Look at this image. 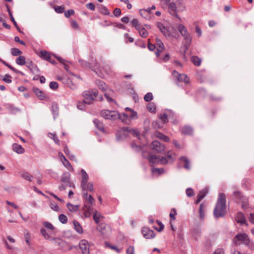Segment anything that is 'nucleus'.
Here are the masks:
<instances>
[{"label":"nucleus","instance_id":"nucleus-11","mask_svg":"<svg viewBox=\"0 0 254 254\" xmlns=\"http://www.w3.org/2000/svg\"><path fill=\"white\" fill-rule=\"evenodd\" d=\"M151 148L157 152H161L164 151L165 147L159 141L155 140L152 142Z\"/></svg>","mask_w":254,"mask_h":254},{"label":"nucleus","instance_id":"nucleus-19","mask_svg":"<svg viewBox=\"0 0 254 254\" xmlns=\"http://www.w3.org/2000/svg\"><path fill=\"white\" fill-rule=\"evenodd\" d=\"M156 44L157 46V51L156 52V55L157 57H158L159 55V53L164 50V46L163 42L158 38L156 39Z\"/></svg>","mask_w":254,"mask_h":254},{"label":"nucleus","instance_id":"nucleus-59","mask_svg":"<svg viewBox=\"0 0 254 254\" xmlns=\"http://www.w3.org/2000/svg\"><path fill=\"white\" fill-rule=\"evenodd\" d=\"M52 110L54 114V118L55 119L56 116L58 115V107L57 104H53Z\"/></svg>","mask_w":254,"mask_h":254},{"label":"nucleus","instance_id":"nucleus-28","mask_svg":"<svg viewBox=\"0 0 254 254\" xmlns=\"http://www.w3.org/2000/svg\"><path fill=\"white\" fill-rule=\"evenodd\" d=\"M70 175L68 173H64L61 177V181L66 185L69 183Z\"/></svg>","mask_w":254,"mask_h":254},{"label":"nucleus","instance_id":"nucleus-41","mask_svg":"<svg viewBox=\"0 0 254 254\" xmlns=\"http://www.w3.org/2000/svg\"><path fill=\"white\" fill-rule=\"evenodd\" d=\"M93 184L91 182H89L85 185V189L82 188L83 192H87V190L92 191L93 190Z\"/></svg>","mask_w":254,"mask_h":254},{"label":"nucleus","instance_id":"nucleus-46","mask_svg":"<svg viewBox=\"0 0 254 254\" xmlns=\"http://www.w3.org/2000/svg\"><path fill=\"white\" fill-rule=\"evenodd\" d=\"M16 63L19 65H24L25 63V58L23 56H19L16 60Z\"/></svg>","mask_w":254,"mask_h":254},{"label":"nucleus","instance_id":"nucleus-54","mask_svg":"<svg viewBox=\"0 0 254 254\" xmlns=\"http://www.w3.org/2000/svg\"><path fill=\"white\" fill-rule=\"evenodd\" d=\"M144 99L146 102H149L153 99V95L151 92H148L145 95Z\"/></svg>","mask_w":254,"mask_h":254},{"label":"nucleus","instance_id":"nucleus-61","mask_svg":"<svg viewBox=\"0 0 254 254\" xmlns=\"http://www.w3.org/2000/svg\"><path fill=\"white\" fill-rule=\"evenodd\" d=\"M177 215L176 210L175 208H172L171 210L170 213V217H171V219L173 220H174L176 219L175 216Z\"/></svg>","mask_w":254,"mask_h":254},{"label":"nucleus","instance_id":"nucleus-36","mask_svg":"<svg viewBox=\"0 0 254 254\" xmlns=\"http://www.w3.org/2000/svg\"><path fill=\"white\" fill-rule=\"evenodd\" d=\"M73 223L74 227V229H75L76 232L79 234L82 233L83 230L80 224L76 221H74Z\"/></svg>","mask_w":254,"mask_h":254},{"label":"nucleus","instance_id":"nucleus-27","mask_svg":"<svg viewBox=\"0 0 254 254\" xmlns=\"http://www.w3.org/2000/svg\"><path fill=\"white\" fill-rule=\"evenodd\" d=\"M39 56L46 61L50 60L51 58V54L45 51H41L40 53Z\"/></svg>","mask_w":254,"mask_h":254},{"label":"nucleus","instance_id":"nucleus-60","mask_svg":"<svg viewBox=\"0 0 254 254\" xmlns=\"http://www.w3.org/2000/svg\"><path fill=\"white\" fill-rule=\"evenodd\" d=\"M50 207L53 210L56 212H59L60 210L59 206L56 203L51 202Z\"/></svg>","mask_w":254,"mask_h":254},{"label":"nucleus","instance_id":"nucleus-47","mask_svg":"<svg viewBox=\"0 0 254 254\" xmlns=\"http://www.w3.org/2000/svg\"><path fill=\"white\" fill-rule=\"evenodd\" d=\"M147 109L151 113H154L156 111V106L153 103H149L147 106Z\"/></svg>","mask_w":254,"mask_h":254},{"label":"nucleus","instance_id":"nucleus-29","mask_svg":"<svg viewBox=\"0 0 254 254\" xmlns=\"http://www.w3.org/2000/svg\"><path fill=\"white\" fill-rule=\"evenodd\" d=\"M96 84L102 91L106 92L107 90V87L104 81L102 80H97Z\"/></svg>","mask_w":254,"mask_h":254},{"label":"nucleus","instance_id":"nucleus-26","mask_svg":"<svg viewBox=\"0 0 254 254\" xmlns=\"http://www.w3.org/2000/svg\"><path fill=\"white\" fill-rule=\"evenodd\" d=\"M199 217L201 220H203L205 217V204L203 203L199 205Z\"/></svg>","mask_w":254,"mask_h":254},{"label":"nucleus","instance_id":"nucleus-14","mask_svg":"<svg viewBox=\"0 0 254 254\" xmlns=\"http://www.w3.org/2000/svg\"><path fill=\"white\" fill-rule=\"evenodd\" d=\"M235 219L237 223H240L241 225H246L248 226L247 220L243 213L240 212H238Z\"/></svg>","mask_w":254,"mask_h":254},{"label":"nucleus","instance_id":"nucleus-17","mask_svg":"<svg viewBox=\"0 0 254 254\" xmlns=\"http://www.w3.org/2000/svg\"><path fill=\"white\" fill-rule=\"evenodd\" d=\"M50 241L53 243L55 245L58 246L63 248L66 245L65 241L59 238H51Z\"/></svg>","mask_w":254,"mask_h":254},{"label":"nucleus","instance_id":"nucleus-23","mask_svg":"<svg viewBox=\"0 0 254 254\" xmlns=\"http://www.w3.org/2000/svg\"><path fill=\"white\" fill-rule=\"evenodd\" d=\"M83 199L89 204H92L94 199L91 194L88 195L87 192H83Z\"/></svg>","mask_w":254,"mask_h":254},{"label":"nucleus","instance_id":"nucleus-20","mask_svg":"<svg viewBox=\"0 0 254 254\" xmlns=\"http://www.w3.org/2000/svg\"><path fill=\"white\" fill-rule=\"evenodd\" d=\"M33 91L35 95L41 100H43L46 97V94L37 88H33Z\"/></svg>","mask_w":254,"mask_h":254},{"label":"nucleus","instance_id":"nucleus-57","mask_svg":"<svg viewBox=\"0 0 254 254\" xmlns=\"http://www.w3.org/2000/svg\"><path fill=\"white\" fill-rule=\"evenodd\" d=\"M152 172L153 173H157L161 175L164 172V170L163 168H153Z\"/></svg>","mask_w":254,"mask_h":254},{"label":"nucleus","instance_id":"nucleus-4","mask_svg":"<svg viewBox=\"0 0 254 254\" xmlns=\"http://www.w3.org/2000/svg\"><path fill=\"white\" fill-rule=\"evenodd\" d=\"M100 114L103 118L107 120H115L117 119H122V116L115 111L103 110L101 111Z\"/></svg>","mask_w":254,"mask_h":254},{"label":"nucleus","instance_id":"nucleus-40","mask_svg":"<svg viewBox=\"0 0 254 254\" xmlns=\"http://www.w3.org/2000/svg\"><path fill=\"white\" fill-rule=\"evenodd\" d=\"M244 245L247 246L251 250H254V242L250 239L249 237L247 239Z\"/></svg>","mask_w":254,"mask_h":254},{"label":"nucleus","instance_id":"nucleus-64","mask_svg":"<svg viewBox=\"0 0 254 254\" xmlns=\"http://www.w3.org/2000/svg\"><path fill=\"white\" fill-rule=\"evenodd\" d=\"M59 85L57 82L52 81L50 83V87L52 89H57Z\"/></svg>","mask_w":254,"mask_h":254},{"label":"nucleus","instance_id":"nucleus-15","mask_svg":"<svg viewBox=\"0 0 254 254\" xmlns=\"http://www.w3.org/2000/svg\"><path fill=\"white\" fill-rule=\"evenodd\" d=\"M81 187L82 188H84L85 187V185L88 184L89 182H88V175L86 172V171L82 169L81 170Z\"/></svg>","mask_w":254,"mask_h":254},{"label":"nucleus","instance_id":"nucleus-32","mask_svg":"<svg viewBox=\"0 0 254 254\" xmlns=\"http://www.w3.org/2000/svg\"><path fill=\"white\" fill-rule=\"evenodd\" d=\"M192 131V128L189 126H184L182 128V132L185 134H191Z\"/></svg>","mask_w":254,"mask_h":254},{"label":"nucleus","instance_id":"nucleus-42","mask_svg":"<svg viewBox=\"0 0 254 254\" xmlns=\"http://www.w3.org/2000/svg\"><path fill=\"white\" fill-rule=\"evenodd\" d=\"M165 157L169 161V162H173L175 158V154L171 151H168Z\"/></svg>","mask_w":254,"mask_h":254},{"label":"nucleus","instance_id":"nucleus-51","mask_svg":"<svg viewBox=\"0 0 254 254\" xmlns=\"http://www.w3.org/2000/svg\"><path fill=\"white\" fill-rule=\"evenodd\" d=\"M1 62L3 64L6 65L7 67H8L9 69H11L12 71L15 72V73H21V72L16 69L14 67H13L12 66H11L10 64L6 63L5 61L1 60Z\"/></svg>","mask_w":254,"mask_h":254},{"label":"nucleus","instance_id":"nucleus-18","mask_svg":"<svg viewBox=\"0 0 254 254\" xmlns=\"http://www.w3.org/2000/svg\"><path fill=\"white\" fill-rule=\"evenodd\" d=\"M93 208L89 205L84 204L83 208V215L85 217H89L93 212Z\"/></svg>","mask_w":254,"mask_h":254},{"label":"nucleus","instance_id":"nucleus-16","mask_svg":"<svg viewBox=\"0 0 254 254\" xmlns=\"http://www.w3.org/2000/svg\"><path fill=\"white\" fill-rule=\"evenodd\" d=\"M81 187L82 188H84L85 187V185L88 184L89 182H88V175L86 172V171L82 169L81 170Z\"/></svg>","mask_w":254,"mask_h":254},{"label":"nucleus","instance_id":"nucleus-2","mask_svg":"<svg viewBox=\"0 0 254 254\" xmlns=\"http://www.w3.org/2000/svg\"><path fill=\"white\" fill-rule=\"evenodd\" d=\"M226 197L224 193H220L213 212L215 217H223L226 214Z\"/></svg>","mask_w":254,"mask_h":254},{"label":"nucleus","instance_id":"nucleus-48","mask_svg":"<svg viewBox=\"0 0 254 254\" xmlns=\"http://www.w3.org/2000/svg\"><path fill=\"white\" fill-rule=\"evenodd\" d=\"M207 192V189H204L200 191L199 193L198 194V197H199L200 199H202L205 196Z\"/></svg>","mask_w":254,"mask_h":254},{"label":"nucleus","instance_id":"nucleus-10","mask_svg":"<svg viewBox=\"0 0 254 254\" xmlns=\"http://www.w3.org/2000/svg\"><path fill=\"white\" fill-rule=\"evenodd\" d=\"M79 62L82 66L86 68H90L92 70L95 71L96 72H97L96 70H100V67L98 64L96 63L94 65H93L90 63H88L86 61H85L83 60H79Z\"/></svg>","mask_w":254,"mask_h":254},{"label":"nucleus","instance_id":"nucleus-5","mask_svg":"<svg viewBox=\"0 0 254 254\" xmlns=\"http://www.w3.org/2000/svg\"><path fill=\"white\" fill-rule=\"evenodd\" d=\"M97 95L98 92L96 90L85 91L82 93V96L84 98L83 102L86 104H90L94 100L93 97H96Z\"/></svg>","mask_w":254,"mask_h":254},{"label":"nucleus","instance_id":"nucleus-50","mask_svg":"<svg viewBox=\"0 0 254 254\" xmlns=\"http://www.w3.org/2000/svg\"><path fill=\"white\" fill-rule=\"evenodd\" d=\"M41 233L46 240H50L51 238L50 235L47 232L44 228H42L40 230Z\"/></svg>","mask_w":254,"mask_h":254},{"label":"nucleus","instance_id":"nucleus-30","mask_svg":"<svg viewBox=\"0 0 254 254\" xmlns=\"http://www.w3.org/2000/svg\"><path fill=\"white\" fill-rule=\"evenodd\" d=\"M155 136L157 137V138H160V139L165 141V142H169L170 141V139L166 135L162 134V133L160 132H156L155 133Z\"/></svg>","mask_w":254,"mask_h":254},{"label":"nucleus","instance_id":"nucleus-6","mask_svg":"<svg viewBox=\"0 0 254 254\" xmlns=\"http://www.w3.org/2000/svg\"><path fill=\"white\" fill-rule=\"evenodd\" d=\"M156 26L161 32V33L167 38L172 37L175 38H177L179 36L178 34L176 33L174 34L171 33V31L168 29L164 25L160 22L156 23Z\"/></svg>","mask_w":254,"mask_h":254},{"label":"nucleus","instance_id":"nucleus-49","mask_svg":"<svg viewBox=\"0 0 254 254\" xmlns=\"http://www.w3.org/2000/svg\"><path fill=\"white\" fill-rule=\"evenodd\" d=\"M158 163L159 164L165 165L169 163V161L167 160V158L165 157H160L158 156Z\"/></svg>","mask_w":254,"mask_h":254},{"label":"nucleus","instance_id":"nucleus-8","mask_svg":"<svg viewBox=\"0 0 254 254\" xmlns=\"http://www.w3.org/2000/svg\"><path fill=\"white\" fill-rule=\"evenodd\" d=\"M79 247L82 254H89V244L86 240H81L79 243Z\"/></svg>","mask_w":254,"mask_h":254},{"label":"nucleus","instance_id":"nucleus-13","mask_svg":"<svg viewBox=\"0 0 254 254\" xmlns=\"http://www.w3.org/2000/svg\"><path fill=\"white\" fill-rule=\"evenodd\" d=\"M141 232L146 239L153 238L155 236L154 231L147 227L143 228Z\"/></svg>","mask_w":254,"mask_h":254},{"label":"nucleus","instance_id":"nucleus-63","mask_svg":"<svg viewBox=\"0 0 254 254\" xmlns=\"http://www.w3.org/2000/svg\"><path fill=\"white\" fill-rule=\"evenodd\" d=\"M54 9L57 13H62L64 12V7L61 6H56Z\"/></svg>","mask_w":254,"mask_h":254},{"label":"nucleus","instance_id":"nucleus-62","mask_svg":"<svg viewBox=\"0 0 254 254\" xmlns=\"http://www.w3.org/2000/svg\"><path fill=\"white\" fill-rule=\"evenodd\" d=\"M43 225L44 227L50 230H53L54 229V226L53 225L49 222H44L43 223Z\"/></svg>","mask_w":254,"mask_h":254},{"label":"nucleus","instance_id":"nucleus-24","mask_svg":"<svg viewBox=\"0 0 254 254\" xmlns=\"http://www.w3.org/2000/svg\"><path fill=\"white\" fill-rule=\"evenodd\" d=\"M108 229L109 227H108L106 225L103 224L99 225L97 228V230H98V231L103 235H105L107 234V229Z\"/></svg>","mask_w":254,"mask_h":254},{"label":"nucleus","instance_id":"nucleus-56","mask_svg":"<svg viewBox=\"0 0 254 254\" xmlns=\"http://www.w3.org/2000/svg\"><path fill=\"white\" fill-rule=\"evenodd\" d=\"M131 23L132 25L135 27L136 30L138 29V28L142 25L138 23V21L136 19H132Z\"/></svg>","mask_w":254,"mask_h":254},{"label":"nucleus","instance_id":"nucleus-35","mask_svg":"<svg viewBox=\"0 0 254 254\" xmlns=\"http://www.w3.org/2000/svg\"><path fill=\"white\" fill-rule=\"evenodd\" d=\"M99 8L100 13L106 15H110V12L106 6L101 5Z\"/></svg>","mask_w":254,"mask_h":254},{"label":"nucleus","instance_id":"nucleus-39","mask_svg":"<svg viewBox=\"0 0 254 254\" xmlns=\"http://www.w3.org/2000/svg\"><path fill=\"white\" fill-rule=\"evenodd\" d=\"M66 206L69 209V210L71 212H75L78 210L79 208V205H73L70 203H67Z\"/></svg>","mask_w":254,"mask_h":254},{"label":"nucleus","instance_id":"nucleus-37","mask_svg":"<svg viewBox=\"0 0 254 254\" xmlns=\"http://www.w3.org/2000/svg\"><path fill=\"white\" fill-rule=\"evenodd\" d=\"M21 177L25 180L31 182L32 181L33 176L28 172H23L21 175Z\"/></svg>","mask_w":254,"mask_h":254},{"label":"nucleus","instance_id":"nucleus-38","mask_svg":"<svg viewBox=\"0 0 254 254\" xmlns=\"http://www.w3.org/2000/svg\"><path fill=\"white\" fill-rule=\"evenodd\" d=\"M64 166L69 171H73V168H72L71 164L66 159H64V160H63L62 162Z\"/></svg>","mask_w":254,"mask_h":254},{"label":"nucleus","instance_id":"nucleus-25","mask_svg":"<svg viewBox=\"0 0 254 254\" xmlns=\"http://www.w3.org/2000/svg\"><path fill=\"white\" fill-rule=\"evenodd\" d=\"M147 159L149 163L152 164H156L158 163V156H157L156 155L149 154Z\"/></svg>","mask_w":254,"mask_h":254},{"label":"nucleus","instance_id":"nucleus-7","mask_svg":"<svg viewBox=\"0 0 254 254\" xmlns=\"http://www.w3.org/2000/svg\"><path fill=\"white\" fill-rule=\"evenodd\" d=\"M249 236L246 233H241L238 234L233 238V243L236 245H239L241 244H244V243L247 241Z\"/></svg>","mask_w":254,"mask_h":254},{"label":"nucleus","instance_id":"nucleus-22","mask_svg":"<svg viewBox=\"0 0 254 254\" xmlns=\"http://www.w3.org/2000/svg\"><path fill=\"white\" fill-rule=\"evenodd\" d=\"M12 148L14 152L18 154H22L25 152V149L21 145L17 143H14L12 145Z\"/></svg>","mask_w":254,"mask_h":254},{"label":"nucleus","instance_id":"nucleus-53","mask_svg":"<svg viewBox=\"0 0 254 254\" xmlns=\"http://www.w3.org/2000/svg\"><path fill=\"white\" fill-rule=\"evenodd\" d=\"M59 221L63 224L66 223L67 221V218L66 216L64 214H60L59 216Z\"/></svg>","mask_w":254,"mask_h":254},{"label":"nucleus","instance_id":"nucleus-33","mask_svg":"<svg viewBox=\"0 0 254 254\" xmlns=\"http://www.w3.org/2000/svg\"><path fill=\"white\" fill-rule=\"evenodd\" d=\"M180 160L185 162L184 167L187 170H189L190 168V162L189 160L185 156L180 157Z\"/></svg>","mask_w":254,"mask_h":254},{"label":"nucleus","instance_id":"nucleus-3","mask_svg":"<svg viewBox=\"0 0 254 254\" xmlns=\"http://www.w3.org/2000/svg\"><path fill=\"white\" fill-rule=\"evenodd\" d=\"M177 29L180 32L181 35L184 37L185 40L184 47L185 52L188 49L191 43L192 38L190 33L188 32L185 26L182 24H179L177 26Z\"/></svg>","mask_w":254,"mask_h":254},{"label":"nucleus","instance_id":"nucleus-9","mask_svg":"<svg viewBox=\"0 0 254 254\" xmlns=\"http://www.w3.org/2000/svg\"><path fill=\"white\" fill-rule=\"evenodd\" d=\"M165 4L168 5V9L169 13L174 16H176L180 19L177 14L178 9L176 3L170 1L169 3Z\"/></svg>","mask_w":254,"mask_h":254},{"label":"nucleus","instance_id":"nucleus-43","mask_svg":"<svg viewBox=\"0 0 254 254\" xmlns=\"http://www.w3.org/2000/svg\"><path fill=\"white\" fill-rule=\"evenodd\" d=\"M54 56L55 58H56L59 62H60L61 63H62L64 64V69L67 71H68V66L66 64L67 61H66L64 59H63L62 58H61L60 57H57L55 55H54Z\"/></svg>","mask_w":254,"mask_h":254},{"label":"nucleus","instance_id":"nucleus-55","mask_svg":"<svg viewBox=\"0 0 254 254\" xmlns=\"http://www.w3.org/2000/svg\"><path fill=\"white\" fill-rule=\"evenodd\" d=\"M128 118L131 120L136 119L137 118V113L133 110L130 112V113L128 114Z\"/></svg>","mask_w":254,"mask_h":254},{"label":"nucleus","instance_id":"nucleus-44","mask_svg":"<svg viewBox=\"0 0 254 254\" xmlns=\"http://www.w3.org/2000/svg\"><path fill=\"white\" fill-rule=\"evenodd\" d=\"M191 62L196 66H199L201 64V60L197 57L193 56L191 58Z\"/></svg>","mask_w":254,"mask_h":254},{"label":"nucleus","instance_id":"nucleus-34","mask_svg":"<svg viewBox=\"0 0 254 254\" xmlns=\"http://www.w3.org/2000/svg\"><path fill=\"white\" fill-rule=\"evenodd\" d=\"M93 123L95 125L96 127L100 130L102 131H104V128L103 124L100 122L98 119H95L93 121Z\"/></svg>","mask_w":254,"mask_h":254},{"label":"nucleus","instance_id":"nucleus-1","mask_svg":"<svg viewBox=\"0 0 254 254\" xmlns=\"http://www.w3.org/2000/svg\"><path fill=\"white\" fill-rule=\"evenodd\" d=\"M123 133L125 136L132 135L133 137L136 138V139L131 144V146L133 149L137 151L142 150V145L139 141L144 137L143 136L140 137L139 132L137 130L128 127H125L123 128Z\"/></svg>","mask_w":254,"mask_h":254},{"label":"nucleus","instance_id":"nucleus-52","mask_svg":"<svg viewBox=\"0 0 254 254\" xmlns=\"http://www.w3.org/2000/svg\"><path fill=\"white\" fill-rule=\"evenodd\" d=\"M11 53L12 55L14 56H16L19 55H20L22 53V52L17 48H12L11 50Z\"/></svg>","mask_w":254,"mask_h":254},{"label":"nucleus","instance_id":"nucleus-58","mask_svg":"<svg viewBox=\"0 0 254 254\" xmlns=\"http://www.w3.org/2000/svg\"><path fill=\"white\" fill-rule=\"evenodd\" d=\"M49 136L52 138L54 142L59 145L60 144V141H59V139H58V138L56 136V134H53V133H50L49 135Z\"/></svg>","mask_w":254,"mask_h":254},{"label":"nucleus","instance_id":"nucleus-31","mask_svg":"<svg viewBox=\"0 0 254 254\" xmlns=\"http://www.w3.org/2000/svg\"><path fill=\"white\" fill-rule=\"evenodd\" d=\"M176 4L179 11H183L186 9L185 4L182 0H177Z\"/></svg>","mask_w":254,"mask_h":254},{"label":"nucleus","instance_id":"nucleus-12","mask_svg":"<svg viewBox=\"0 0 254 254\" xmlns=\"http://www.w3.org/2000/svg\"><path fill=\"white\" fill-rule=\"evenodd\" d=\"M172 75L174 77L177 78L178 81H183L186 83H188L189 82V78L185 74H179L176 70H173L172 72Z\"/></svg>","mask_w":254,"mask_h":254},{"label":"nucleus","instance_id":"nucleus-45","mask_svg":"<svg viewBox=\"0 0 254 254\" xmlns=\"http://www.w3.org/2000/svg\"><path fill=\"white\" fill-rule=\"evenodd\" d=\"M101 217H102L101 214L96 211L93 214V219L96 223L98 224L100 222Z\"/></svg>","mask_w":254,"mask_h":254},{"label":"nucleus","instance_id":"nucleus-21","mask_svg":"<svg viewBox=\"0 0 254 254\" xmlns=\"http://www.w3.org/2000/svg\"><path fill=\"white\" fill-rule=\"evenodd\" d=\"M136 30L138 32L139 35L142 38H145L148 35V32L142 25L140 26Z\"/></svg>","mask_w":254,"mask_h":254}]
</instances>
